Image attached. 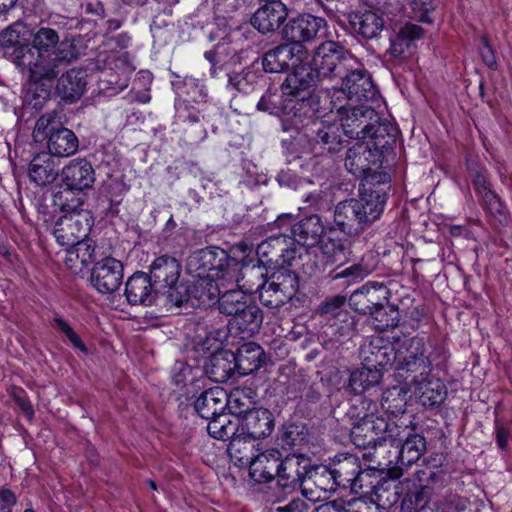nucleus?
<instances>
[{
	"label": "nucleus",
	"instance_id": "1",
	"mask_svg": "<svg viewBox=\"0 0 512 512\" xmlns=\"http://www.w3.org/2000/svg\"><path fill=\"white\" fill-rule=\"evenodd\" d=\"M331 108L328 113L319 107V113L312 122V132L316 134L315 140L321 142L329 152L338 151L342 144V136L349 138L366 139V134L373 129L372 124H366V119L377 118L374 109L365 105L347 108L336 105L330 101Z\"/></svg>",
	"mask_w": 512,
	"mask_h": 512
},
{
	"label": "nucleus",
	"instance_id": "2",
	"mask_svg": "<svg viewBox=\"0 0 512 512\" xmlns=\"http://www.w3.org/2000/svg\"><path fill=\"white\" fill-rule=\"evenodd\" d=\"M375 185L368 179L359 187L357 198L340 201L334 209V225L347 236H358L378 221L384 212L390 184L388 176Z\"/></svg>",
	"mask_w": 512,
	"mask_h": 512
},
{
	"label": "nucleus",
	"instance_id": "3",
	"mask_svg": "<svg viewBox=\"0 0 512 512\" xmlns=\"http://www.w3.org/2000/svg\"><path fill=\"white\" fill-rule=\"evenodd\" d=\"M30 53L22 55L20 70L33 79H55L63 65L77 58L75 46L61 41L59 33L50 27L33 32Z\"/></svg>",
	"mask_w": 512,
	"mask_h": 512
},
{
	"label": "nucleus",
	"instance_id": "4",
	"mask_svg": "<svg viewBox=\"0 0 512 512\" xmlns=\"http://www.w3.org/2000/svg\"><path fill=\"white\" fill-rule=\"evenodd\" d=\"M369 124L373 125V129L366 134V139L357 142L350 147L345 157L346 169L356 177L365 176V180H377L380 183L385 180V174H373L371 179L367 174L373 167H378L382 150L390 146L395 141V135L390 134L387 128L378 123V117L373 118Z\"/></svg>",
	"mask_w": 512,
	"mask_h": 512
},
{
	"label": "nucleus",
	"instance_id": "5",
	"mask_svg": "<svg viewBox=\"0 0 512 512\" xmlns=\"http://www.w3.org/2000/svg\"><path fill=\"white\" fill-rule=\"evenodd\" d=\"M400 427L394 422H387L384 418L374 414H364L351 428V440L359 448L382 449L388 442L390 446L399 448L403 440ZM379 453L378 450H376Z\"/></svg>",
	"mask_w": 512,
	"mask_h": 512
},
{
	"label": "nucleus",
	"instance_id": "6",
	"mask_svg": "<svg viewBox=\"0 0 512 512\" xmlns=\"http://www.w3.org/2000/svg\"><path fill=\"white\" fill-rule=\"evenodd\" d=\"M431 345L424 336H406L395 338V369L400 377L404 374H420L431 371L434 356Z\"/></svg>",
	"mask_w": 512,
	"mask_h": 512
},
{
	"label": "nucleus",
	"instance_id": "7",
	"mask_svg": "<svg viewBox=\"0 0 512 512\" xmlns=\"http://www.w3.org/2000/svg\"><path fill=\"white\" fill-rule=\"evenodd\" d=\"M293 68L281 86L285 96L294 98L300 102L299 110L305 109L304 113H319L320 96L315 94V87L319 80L312 72L309 65L293 61Z\"/></svg>",
	"mask_w": 512,
	"mask_h": 512
},
{
	"label": "nucleus",
	"instance_id": "8",
	"mask_svg": "<svg viewBox=\"0 0 512 512\" xmlns=\"http://www.w3.org/2000/svg\"><path fill=\"white\" fill-rule=\"evenodd\" d=\"M319 81L342 77L349 68L358 66V60L334 41L320 44L309 63Z\"/></svg>",
	"mask_w": 512,
	"mask_h": 512
},
{
	"label": "nucleus",
	"instance_id": "9",
	"mask_svg": "<svg viewBox=\"0 0 512 512\" xmlns=\"http://www.w3.org/2000/svg\"><path fill=\"white\" fill-rule=\"evenodd\" d=\"M33 138L47 140L48 154L53 157H69L78 151V138L72 130L62 126L55 113H46L36 121Z\"/></svg>",
	"mask_w": 512,
	"mask_h": 512
},
{
	"label": "nucleus",
	"instance_id": "10",
	"mask_svg": "<svg viewBox=\"0 0 512 512\" xmlns=\"http://www.w3.org/2000/svg\"><path fill=\"white\" fill-rule=\"evenodd\" d=\"M186 270L192 277H216L218 280H233L238 274V265H230L228 254L219 247L199 249L190 254Z\"/></svg>",
	"mask_w": 512,
	"mask_h": 512
},
{
	"label": "nucleus",
	"instance_id": "11",
	"mask_svg": "<svg viewBox=\"0 0 512 512\" xmlns=\"http://www.w3.org/2000/svg\"><path fill=\"white\" fill-rule=\"evenodd\" d=\"M299 287L296 270L279 267L267 280L256 285L261 303L269 308L286 304L296 294Z\"/></svg>",
	"mask_w": 512,
	"mask_h": 512
},
{
	"label": "nucleus",
	"instance_id": "12",
	"mask_svg": "<svg viewBox=\"0 0 512 512\" xmlns=\"http://www.w3.org/2000/svg\"><path fill=\"white\" fill-rule=\"evenodd\" d=\"M77 205L62 204V215L54 223L53 235L61 246L77 243L88 237L91 231L92 221L87 210L78 209Z\"/></svg>",
	"mask_w": 512,
	"mask_h": 512
},
{
	"label": "nucleus",
	"instance_id": "13",
	"mask_svg": "<svg viewBox=\"0 0 512 512\" xmlns=\"http://www.w3.org/2000/svg\"><path fill=\"white\" fill-rule=\"evenodd\" d=\"M275 224L278 228H291L292 238L303 247H315L323 236L334 231L333 227L326 226L321 217L316 214L306 216L295 224L291 215H282L278 217Z\"/></svg>",
	"mask_w": 512,
	"mask_h": 512
},
{
	"label": "nucleus",
	"instance_id": "14",
	"mask_svg": "<svg viewBox=\"0 0 512 512\" xmlns=\"http://www.w3.org/2000/svg\"><path fill=\"white\" fill-rule=\"evenodd\" d=\"M396 485L390 480H384L373 487L375 500L367 501L364 498H355L347 502L336 504L337 512H380V507H390L398 501Z\"/></svg>",
	"mask_w": 512,
	"mask_h": 512
},
{
	"label": "nucleus",
	"instance_id": "15",
	"mask_svg": "<svg viewBox=\"0 0 512 512\" xmlns=\"http://www.w3.org/2000/svg\"><path fill=\"white\" fill-rule=\"evenodd\" d=\"M411 396L426 408L440 406L447 395V389L443 381L429 372H421L415 375L409 384Z\"/></svg>",
	"mask_w": 512,
	"mask_h": 512
},
{
	"label": "nucleus",
	"instance_id": "16",
	"mask_svg": "<svg viewBox=\"0 0 512 512\" xmlns=\"http://www.w3.org/2000/svg\"><path fill=\"white\" fill-rule=\"evenodd\" d=\"M395 353V341L391 343L381 336L371 337L360 348L362 364L382 372L394 363Z\"/></svg>",
	"mask_w": 512,
	"mask_h": 512
},
{
	"label": "nucleus",
	"instance_id": "17",
	"mask_svg": "<svg viewBox=\"0 0 512 512\" xmlns=\"http://www.w3.org/2000/svg\"><path fill=\"white\" fill-rule=\"evenodd\" d=\"M123 280L121 261L106 257L96 262L91 272V284L100 293H113Z\"/></svg>",
	"mask_w": 512,
	"mask_h": 512
},
{
	"label": "nucleus",
	"instance_id": "18",
	"mask_svg": "<svg viewBox=\"0 0 512 512\" xmlns=\"http://www.w3.org/2000/svg\"><path fill=\"white\" fill-rule=\"evenodd\" d=\"M339 486L332 469L326 467L310 471L302 482V490L310 502L324 501Z\"/></svg>",
	"mask_w": 512,
	"mask_h": 512
},
{
	"label": "nucleus",
	"instance_id": "19",
	"mask_svg": "<svg viewBox=\"0 0 512 512\" xmlns=\"http://www.w3.org/2000/svg\"><path fill=\"white\" fill-rule=\"evenodd\" d=\"M342 78V87L335 91L337 94L345 95L348 100L360 102L372 98L374 95V86L370 75L360 67L354 66L345 72Z\"/></svg>",
	"mask_w": 512,
	"mask_h": 512
},
{
	"label": "nucleus",
	"instance_id": "20",
	"mask_svg": "<svg viewBox=\"0 0 512 512\" xmlns=\"http://www.w3.org/2000/svg\"><path fill=\"white\" fill-rule=\"evenodd\" d=\"M181 273L179 261L171 256L157 257L150 266V279L154 281L156 289L163 290L173 297L172 291L177 288Z\"/></svg>",
	"mask_w": 512,
	"mask_h": 512
},
{
	"label": "nucleus",
	"instance_id": "21",
	"mask_svg": "<svg viewBox=\"0 0 512 512\" xmlns=\"http://www.w3.org/2000/svg\"><path fill=\"white\" fill-rule=\"evenodd\" d=\"M228 290L221 292L218 299V308L222 314L235 318L250 301L248 293L256 291L253 285L239 284L237 275L226 282Z\"/></svg>",
	"mask_w": 512,
	"mask_h": 512
},
{
	"label": "nucleus",
	"instance_id": "22",
	"mask_svg": "<svg viewBox=\"0 0 512 512\" xmlns=\"http://www.w3.org/2000/svg\"><path fill=\"white\" fill-rule=\"evenodd\" d=\"M326 27V20L310 14H302L291 19L284 27V36L290 43L301 44L317 37L321 29Z\"/></svg>",
	"mask_w": 512,
	"mask_h": 512
},
{
	"label": "nucleus",
	"instance_id": "23",
	"mask_svg": "<svg viewBox=\"0 0 512 512\" xmlns=\"http://www.w3.org/2000/svg\"><path fill=\"white\" fill-rule=\"evenodd\" d=\"M32 34L29 26L20 21L14 22L0 33V44L12 50L19 69L22 55L30 53Z\"/></svg>",
	"mask_w": 512,
	"mask_h": 512
},
{
	"label": "nucleus",
	"instance_id": "24",
	"mask_svg": "<svg viewBox=\"0 0 512 512\" xmlns=\"http://www.w3.org/2000/svg\"><path fill=\"white\" fill-rule=\"evenodd\" d=\"M61 177L68 190L83 191L92 187L95 172L85 158H75L62 168Z\"/></svg>",
	"mask_w": 512,
	"mask_h": 512
},
{
	"label": "nucleus",
	"instance_id": "25",
	"mask_svg": "<svg viewBox=\"0 0 512 512\" xmlns=\"http://www.w3.org/2000/svg\"><path fill=\"white\" fill-rule=\"evenodd\" d=\"M273 429L274 418L266 408H255L249 411L242 417L237 427V431L254 441L269 436Z\"/></svg>",
	"mask_w": 512,
	"mask_h": 512
},
{
	"label": "nucleus",
	"instance_id": "26",
	"mask_svg": "<svg viewBox=\"0 0 512 512\" xmlns=\"http://www.w3.org/2000/svg\"><path fill=\"white\" fill-rule=\"evenodd\" d=\"M305 54L302 44L289 43L280 45L265 53L262 59V66L266 72L278 73L289 66L293 61L301 62Z\"/></svg>",
	"mask_w": 512,
	"mask_h": 512
},
{
	"label": "nucleus",
	"instance_id": "27",
	"mask_svg": "<svg viewBox=\"0 0 512 512\" xmlns=\"http://www.w3.org/2000/svg\"><path fill=\"white\" fill-rule=\"evenodd\" d=\"M423 36V29L412 23L403 25L398 33L390 39V47L387 50V55L391 59H401L409 57L415 47L416 41L420 40Z\"/></svg>",
	"mask_w": 512,
	"mask_h": 512
},
{
	"label": "nucleus",
	"instance_id": "28",
	"mask_svg": "<svg viewBox=\"0 0 512 512\" xmlns=\"http://www.w3.org/2000/svg\"><path fill=\"white\" fill-rule=\"evenodd\" d=\"M288 16L286 6L280 1H269L260 7L251 19L252 25L261 33L277 30Z\"/></svg>",
	"mask_w": 512,
	"mask_h": 512
},
{
	"label": "nucleus",
	"instance_id": "29",
	"mask_svg": "<svg viewBox=\"0 0 512 512\" xmlns=\"http://www.w3.org/2000/svg\"><path fill=\"white\" fill-rule=\"evenodd\" d=\"M193 281L185 290L188 299H196L198 305L207 306L219 297L228 280H218L216 277H193Z\"/></svg>",
	"mask_w": 512,
	"mask_h": 512
},
{
	"label": "nucleus",
	"instance_id": "30",
	"mask_svg": "<svg viewBox=\"0 0 512 512\" xmlns=\"http://www.w3.org/2000/svg\"><path fill=\"white\" fill-rule=\"evenodd\" d=\"M156 291L157 289L153 288L152 280L145 273L133 274L125 285V296L131 305H151L154 302Z\"/></svg>",
	"mask_w": 512,
	"mask_h": 512
},
{
	"label": "nucleus",
	"instance_id": "31",
	"mask_svg": "<svg viewBox=\"0 0 512 512\" xmlns=\"http://www.w3.org/2000/svg\"><path fill=\"white\" fill-rule=\"evenodd\" d=\"M263 313L256 303L249 301L240 313L229 321V327L242 338L251 337L259 331Z\"/></svg>",
	"mask_w": 512,
	"mask_h": 512
},
{
	"label": "nucleus",
	"instance_id": "32",
	"mask_svg": "<svg viewBox=\"0 0 512 512\" xmlns=\"http://www.w3.org/2000/svg\"><path fill=\"white\" fill-rule=\"evenodd\" d=\"M308 460L304 457L291 455L280 462H277V472L275 477L278 484L284 488L294 487L299 482H303L306 476V466Z\"/></svg>",
	"mask_w": 512,
	"mask_h": 512
},
{
	"label": "nucleus",
	"instance_id": "33",
	"mask_svg": "<svg viewBox=\"0 0 512 512\" xmlns=\"http://www.w3.org/2000/svg\"><path fill=\"white\" fill-rule=\"evenodd\" d=\"M280 457V452L273 449L255 455L247 465L251 479L257 483H267L273 480Z\"/></svg>",
	"mask_w": 512,
	"mask_h": 512
},
{
	"label": "nucleus",
	"instance_id": "34",
	"mask_svg": "<svg viewBox=\"0 0 512 512\" xmlns=\"http://www.w3.org/2000/svg\"><path fill=\"white\" fill-rule=\"evenodd\" d=\"M332 471L339 486L350 487L351 489H361L363 487L364 471L361 469L357 456L351 454L344 456Z\"/></svg>",
	"mask_w": 512,
	"mask_h": 512
},
{
	"label": "nucleus",
	"instance_id": "35",
	"mask_svg": "<svg viewBox=\"0 0 512 512\" xmlns=\"http://www.w3.org/2000/svg\"><path fill=\"white\" fill-rule=\"evenodd\" d=\"M86 72L82 69H70L62 74L57 81L56 90L59 96L69 102L78 100L86 88Z\"/></svg>",
	"mask_w": 512,
	"mask_h": 512
},
{
	"label": "nucleus",
	"instance_id": "36",
	"mask_svg": "<svg viewBox=\"0 0 512 512\" xmlns=\"http://www.w3.org/2000/svg\"><path fill=\"white\" fill-rule=\"evenodd\" d=\"M194 408L204 419L221 414L227 408L225 390L221 387H213L204 391L195 401Z\"/></svg>",
	"mask_w": 512,
	"mask_h": 512
},
{
	"label": "nucleus",
	"instance_id": "37",
	"mask_svg": "<svg viewBox=\"0 0 512 512\" xmlns=\"http://www.w3.org/2000/svg\"><path fill=\"white\" fill-rule=\"evenodd\" d=\"M59 175V163L48 153L36 155L29 165L30 179L38 185H47Z\"/></svg>",
	"mask_w": 512,
	"mask_h": 512
},
{
	"label": "nucleus",
	"instance_id": "38",
	"mask_svg": "<svg viewBox=\"0 0 512 512\" xmlns=\"http://www.w3.org/2000/svg\"><path fill=\"white\" fill-rule=\"evenodd\" d=\"M286 249L281 253V257L277 266L296 270L301 265V269L306 275H313L318 268L315 262L311 264L302 263L304 257H308V253L303 246L299 245L292 237L287 236Z\"/></svg>",
	"mask_w": 512,
	"mask_h": 512
},
{
	"label": "nucleus",
	"instance_id": "39",
	"mask_svg": "<svg viewBox=\"0 0 512 512\" xmlns=\"http://www.w3.org/2000/svg\"><path fill=\"white\" fill-rule=\"evenodd\" d=\"M65 265L74 272H81L95 256V245L88 237L67 246Z\"/></svg>",
	"mask_w": 512,
	"mask_h": 512
},
{
	"label": "nucleus",
	"instance_id": "40",
	"mask_svg": "<svg viewBox=\"0 0 512 512\" xmlns=\"http://www.w3.org/2000/svg\"><path fill=\"white\" fill-rule=\"evenodd\" d=\"M235 361V367L242 375H248L257 371L262 363L264 351L262 347L254 342L244 343L236 355L231 354Z\"/></svg>",
	"mask_w": 512,
	"mask_h": 512
},
{
	"label": "nucleus",
	"instance_id": "41",
	"mask_svg": "<svg viewBox=\"0 0 512 512\" xmlns=\"http://www.w3.org/2000/svg\"><path fill=\"white\" fill-rule=\"evenodd\" d=\"M350 22L358 34L366 39L376 38L384 28L382 14L374 10L354 13L351 16Z\"/></svg>",
	"mask_w": 512,
	"mask_h": 512
},
{
	"label": "nucleus",
	"instance_id": "42",
	"mask_svg": "<svg viewBox=\"0 0 512 512\" xmlns=\"http://www.w3.org/2000/svg\"><path fill=\"white\" fill-rule=\"evenodd\" d=\"M28 83L23 93V104L25 107L40 110L50 98V85L54 79H33L28 74Z\"/></svg>",
	"mask_w": 512,
	"mask_h": 512
},
{
	"label": "nucleus",
	"instance_id": "43",
	"mask_svg": "<svg viewBox=\"0 0 512 512\" xmlns=\"http://www.w3.org/2000/svg\"><path fill=\"white\" fill-rule=\"evenodd\" d=\"M255 441L250 440L246 435H242L239 431L231 438L228 445V455L234 465L243 467L255 456Z\"/></svg>",
	"mask_w": 512,
	"mask_h": 512
},
{
	"label": "nucleus",
	"instance_id": "44",
	"mask_svg": "<svg viewBox=\"0 0 512 512\" xmlns=\"http://www.w3.org/2000/svg\"><path fill=\"white\" fill-rule=\"evenodd\" d=\"M354 298L364 297L368 303L367 308L376 309L375 319L378 320L383 315L382 308L388 299V289L382 283L368 282L355 291Z\"/></svg>",
	"mask_w": 512,
	"mask_h": 512
},
{
	"label": "nucleus",
	"instance_id": "45",
	"mask_svg": "<svg viewBox=\"0 0 512 512\" xmlns=\"http://www.w3.org/2000/svg\"><path fill=\"white\" fill-rule=\"evenodd\" d=\"M287 235H272L262 241L256 249L257 256L263 264H274L277 266L281 253L286 249Z\"/></svg>",
	"mask_w": 512,
	"mask_h": 512
},
{
	"label": "nucleus",
	"instance_id": "46",
	"mask_svg": "<svg viewBox=\"0 0 512 512\" xmlns=\"http://www.w3.org/2000/svg\"><path fill=\"white\" fill-rule=\"evenodd\" d=\"M426 449L425 438L419 434L406 436L397 452V464L409 466L420 459Z\"/></svg>",
	"mask_w": 512,
	"mask_h": 512
},
{
	"label": "nucleus",
	"instance_id": "47",
	"mask_svg": "<svg viewBox=\"0 0 512 512\" xmlns=\"http://www.w3.org/2000/svg\"><path fill=\"white\" fill-rule=\"evenodd\" d=\"M254 398V393L250 388H234L229 395L226 393V409L234 415L243 417L246 413L253 410L251 407L254 403Z\"/></svg>",
	"mask_w": 512,
	"mask_h": 512
},
{
	"label": "nucleus",
	"instance_id": "48",
	"mask_svg": "<svg viewBox=\"0 0 512 512\" xmlns=\"http://www.w3.org/2000/svg\"><path fill=\"white\" fill-rule=\"evenodd\" d=\"M383 372L373 367L363 365L350 375L349 386L355 394H360L366 389L377 385L382 379Z\"/></svg>",
	"mask_w": 512,
	"mask_h": 512
},
{
	"label": "nucleus",
	"instance_id": "49",
	"mask_svg": "<svg viewBox=\"0 0 512 512\" xmlns=\"http://www.w3.org/2000/svg\"><path fill=\"white\" fill-rule=\"evenodd\" d=\"M481 199V205L484 210L490 214L496 221H498L501 225H505L508 223V214L503 202L500 200L499 196L495 193V191L490 187L484 192L478 194Z\"/></svg>",
	"mask_w": 512,
	"mask_h": 512
},
{
	"label": "nucleus",
	"instance_id": "50",
	"mask_svg": "<svg viewBox=\"0 0 512 512\" xmlns=\"http://www.w3.org/2000/svg\"><path fill=\"white\" fill-rule=\"evenodd\" d=\"M481 199V205L484 210L490 214L496 221H498L501 225H505L508 223V214L503 202L500 200L499 196L495 193V191L490 187L484 192L478 194Z\"/></svg>",
	"mask_w": 512,
	"mask_h": 512
},
{
	"label": "nucleus",
	"instance_id": "51",
	"mask_svg": "<svg viewBox=\"0 0 512 512\" xmlns=\"http://www.w3.org/2000/svg\"><path fill=\"white\" fill-rule=\"evenodd\" d=\"M481 199V205L484 210L490 214L496 221H498L501 225H505L508 223V214L503 202L500 200L499 196L495 193V191L490 187L484 192L478 194Z\"/></svg>",
	"mask_w": 512,
	"mask_h": 512
},
{
	"label": "nucleus",
	"instance_id": "52",
	"mask_svg": "<svg viewBox=\"0 0 512 512\" xmlns=\"http://www.w3.org/2000/svg\"><path fill=\"white\" fill-rule=\"evenodd\" d=\"M413 490H409L401 502L402 512H421L430 499L429 488L413 483Z\"/></svg>",
	"mask_w": 512,
	"mask_h": 512
},
{
	"label": "nucleus",
	"instance_id": "53",
	"mask_svg": "<svg viewBox=\"0 0 512 512\" xmlns=\"http://www.w3.org/2000/svg\"><path fill=\"white\" fill-rule=\"evenodd\" d=\"M409 386H393L387 389L382 396V406L392 414L403 413L407 404Z\"/></svg>",
	"mask_w": 512,
	"mask_h": 512
},
{
	"label": "nucleus",
	"instance_id": "54",
	"mask_svg": "<svg viewBox=\"0 0 512 512\" xmlns=\"http://www.w3.org/2000/svg\"><path fill=\"white\" fill-rule=\"evenodd\" d=\"M207 425L209 435L218 440L231 439L237 433V425L234 424L227 414L222 412L211 417Z\"/></svg>",
	"mask_w": 512,
	"mask_h": 512
},
{
	"label": "nucleus",
	"instance_id": "55",
	"mask_svg": "<svg viewBox=\"0 0 512 512\" xmlns=\"http://www.w3.org/2000/svg\"><path fill=\"white\" fill-rule=\"evenodd\" d=\"M318 245L320 246L323 257L329 264L342 262L346 258L344 242L340 238L325 235Z\"/></svg>",
	"mask_w": 512,
	"mask_h": 512
},
{
	"label": "nucleus",
	"instance_id": "56",
	"mask_svg": "<svg viewBox=\"0 0 512 512\" xmlns=\"http://www.w3.org/2000/svg\"><path fill=\"white\" fill-rule=\"evenodd\" d=\"M307 500V496L304 495V491L301 489L300 493L292 495L291 498L284 504L278 505L274 508L275 512H308L312 504Z\"/></svg>",
	"mask_w": 512,
	"mask_h": 512
},
{
	"label": "nucleus",
	"instance_id": "57",
	"mask_svg": "<svg viewBox=\"0 0 512 512\" xmlns=\"http://www.w3.org/2000/svg\"><path fill=\"white\" fill-rule=\"evenodd\" d=\"M468 171L477 195L491 187L484 167L471 161L468 163Z\"/></svg>",
	"mask_w": 512,
	"mask_h": 512
},
{
	"label": "nucleus",
	"instance_id": "58",
	"mask_svg": "<svg viewBox=\"0 0 512 512\" xmlns=\"http://www.w3.org/2000/svg\"><path fill=\"white\" fill-rule=\"evenodd\" d=\"M373 267L361 260L359 263L353 264L338 273V278H349L353 282L360 281L367 277L373 271Z\"/></svg>",
	"mask_w": 512,
	"mask_h": 512
},
{
	"label": "nucleus",
	"instance_id": "59",
	"mask_svg": "<svg viewBox=\"0 0 512 512\" xmlns=\"http://www.w3.org/2000/svg\"><path fill=\"white\" fill-rule=\"evenodd\" d=\"M233 370L231 363L224 357L223 353H216L211 358V373L217 381H223L229 377Z\"/></svg>",
	"mask_w": 512,
	"mask_h": 512
},
{
	"label": "nucleus",
	"instance_id": "60",
	"mask_svg": "<svg viewBox=\"0 0 512 512\" xmlns=\"http://www.w3.org/2000/svg\"><path fill=\"white\" fill-rule=\"evenodd\" d=\"M53 323L55 327L69 339L74 347L79 348L82 351H86V347L80 337L63 318L56 317L53 319Z\"/></svg>",
	"mask_w": 512,
	"mask_h": 512
},
{
	"label": "nucleus",
	"instance_id": "61",
	"mask_svg": "<svg viewBox=\"0 0 512 512\" xmlns=\"http://www.w3.org/2000/svg\"><path fill=\"white\" fill-rule=\"evenodd\" d=\"M185 88L187 89V94L190 95V98L194 102L204 101L207 97V93L203 86H200L195 79H188L185 81Z\"/></svg>",
	"mask_w": 512,
	"mask_h": 512
},
{
	"label": "nucleus",
	"instance_id": "62",
	"mask_svg": "<svg viewBox=\"0 0 512 512\" xmlns=\"http://www.w3.org/2000/svg\"><path fill=\"white\" fill-rule=\"evenodd\" d=\"M16 502L17 498L11 490H0V512H12V507Z\"/></svg>",
	"mask_w": 512,
	"mask_h": 512
},
{
	"label": "nucleus",
	"instance_id": "63",
	"mask_svg": "<svg viewBox=\"0 0 512 512\" xmlns=\"http://www.w3.org/2000/svg\"><path fill=\"white\" fill-rule=\"evenodd\" d=\"M244 82H245V78L242 74H240V73L229 74L228 83L236 90L244 91L246 89Z\"/></svg>",
	"mask_w": 512,
	"mask_h": 512
},
{
	"label": "nucleus",
	"instance_id": "64",
	"mask_svg": "<svg viewBox=\"0 0 512 512\" xmlns=\"http://www.w3.org/2000/svg\"><path fill=\"white\" fill-rule=\"evenodd\" d=\"M15 399H16L18 406L26 414V416L28 418H31L34 415V410H33V407L31 405L30 401H28L27 399L22 398L20 396H16Z\"/></svg>",
	"mask_w": 512,
	"mask_h": 512
}]
</instances>
